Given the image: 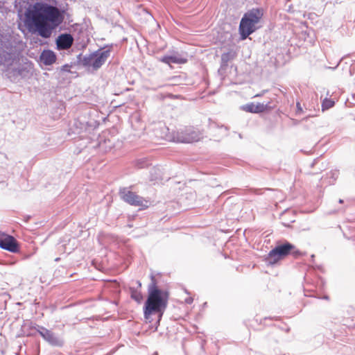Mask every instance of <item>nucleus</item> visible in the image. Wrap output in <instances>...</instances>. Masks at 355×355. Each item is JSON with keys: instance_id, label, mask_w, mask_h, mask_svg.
Masks as SVG:
<instances>
[{"instance_id": "1", "label": "nucleus", "mask_w": 355, "mask_h": 355, "mask_svg": "<svg viewBox=\"0 0 355 355\" xmlns=\"http://www.w3.org/2000/svg\"><path fill=\"white\" fill-rule=\"evenodd\" d=\"M27 17L32 21L39 35L44 38L49 37L52 31L61 24L64 19L58 8L43 3H37Z\"/></svg>"}, {"instance_id": "2", "label": "nucleus", "mask_w": 355, "mask_h": 355, "mask_svg": "<svg viewBox=\"0 0 355 355\" xmlns=\"http://www.w3.org/2000/svg\"><path fill=\"white\" fill-rule=\"evenodd\" d=\"M169 297V293L162 290L156 285H152L148 288V296L145 303L144 314L146 318L154 313H163L166 309Z\"/></svg>"}, {"instance_id": "3", "label": "nucleus", "mask_w": 355, "mask_h": 355, "mask_svg": "<svg viewBox=\"0 0 355 355\" xmlns=\"http://www.w3.org/2000/svg\"><path fill=\"white\" fill-rule=\"evenodd\" d=\"M263 16V10L262 8H252L244 14L239 27L242 40H245L250 35L261 27L259 24Z\"/></svg>"}, {"instance_id": "4", "label": "nucleus", "mask_w": 355, "mask_h": 355, "mask_svg": "<svg viewBox=\"0 0 355 355\" xmlns=\"http://www.w3.org/2000/svg\"><path fill=\"white\" fill-rule=\"evenodd\" d=\"M203 132L194 126H185L173 133L171 140L176 143L193 144L201 141Z\"/></svg>"}, {"instance_id": "5", "label": "nucleus", "mask_w": 355, "mask_h": 355, "mask_svg": "<svg viewBox=\"0 0 355 355\" xmlns=\"http://www.w3.org/2000/svg\"><path fill=\"white\" fill-rule=\"evenodd\" d=\"M302 253L294 245L288 242H285L277 245V246L269 252L268 257L270 261L276 262L289 254L293 255L294 257H297L302 255Z\"/></svg>"}, {"instance_id": "6", "label": "nucleus", "mask_w": 355, "mask_h": 355, "mask_svg": "<svg viewBox=\"0 0 355 355\" xmlns=\"http://www.w3.org/2000/svg\"><path fill=\"white\" fill-rule=\"evenodd\" d=\"M119 193L121 199L124 202L130 205L139 207L140 209H146L150 205L149 200L139 196L137 193L127 188L121 189Z\"/></svg>"}, {"instance_id": "7", "label": "nucleus", "mask_w": 355, "mask_h": 355, "mask_svg": "<svg viewBox=\"0 0 355 355\" xmlns=\"http://www.w3.org/2000/svg\"><path fill=\"white\" fill-rule=\"evenodd\" d=\"M110 55V51L109 50L96 51L85 58V64L92 67L94 69L96 70L105 62Z\"/></svg>"}, {"instance_id": "8", "label": "nucleus", "mask_w": 355, "mask_h": 355, "mask_svg": "<svg viewBox=\"0 0 355 355\" xmlns=\"http://www.w3.org/2000/svg\"><path fill=\"white\" fill-rule=\"evenodd\" d=\"M0 247L11 252L19 251L17 241L12 236L6 234H0Z\"/></svg>"}, {"instance_id": "9", "label": "nucleus", "mask_w": 355, "mask_h": 355, "mask_svg": "<svg viewBox=\"0 0 355 355\" xmlns=\"http://www.w3.org/2000/svg\"><path fill=\"white\" fill-rule=\"evenodd\" d=\"M73 43V38L70 34L60 35L56 40L57 47L60 50H67L71 48Z\"/></svg>"}, {"instance_id": "10", "label": "nucleus", "mask_w": 355, "mask_h": 355, "mask_svg": "<svg viewBox=\"0 0 355 355\" xmlns=\"http://www.w3.org/2000/svg\"><path fill=\"white\" fill-rule=\"evenodd\" d=\"M242 110L247 112L259 113L266 110V105L263 103H250L243 105Z\"/></svg>"}, {"instance_id": "11", "label": "nucleus", "mask_w": 355, "mask_h": 355, "mask_svg": "<svg viewBox=\"0 0 355 355\" xmlns=\"http://www.w3.org/2000/svg\"><path fill=\"white\" fill-rule=\"evenodd\" d=\"M162 62L167 64H185L187 62V59L180 56L178 55H164L159 59Z\"/></svg>"}, {"instance_id": "12", "label": "nucleus", "mask_w": 355, "mask_h": 355, "mask_svg": "<svg viewBox=\"0 0 355 355\" xmlns=\"http://www.w3.org/2000/svg\"><path fill=\"white\" fill-rule=\"evenodd\" d=\"M40 60L45 65H51L55 62L56 55L50 50H44L40 55Z\"/></svg>"}, {"instance_id": "13", "label": "nucleus", "mask_w": 355, "mask_h": 355, "mask_svg": "<svg viewBox=\"0 0 355 355\" xmlns=\"http://www.w3.org/2000/svg\"><path fill=\"white\" fill-rule=\"evenodd\" d=\"M39 334L44 339L52 345H58L60 343L55 334L46 329H43V331H39Z\"/></svg>"}, {"instance_id": "14", "label": "nucleus", "mask_w": 355, "mask_h": 355, "mask_svg": "<svg viewBox=\"0 0 355 355\" xmlns=\"http://www.w3.org/2000/svg\"><path fill=\"white\" fill-rule=\"evenodd\" d=\"M236 56V53L232 51H230L227 53H224L221 55V62L223 66H227L228 62L233 60Z\"/></svg>"}, {"instance_id": "15", "label": "nucleus", "mask_w": 355, "mask_h": 355, "mask_svg": "<svg viewBox=\"0 0 355 355\" xmlns=\"http://www.w3.org/2000/svg\"><path fill=\"white\" fill-rule=\"evenodd\" d=\"M335 105V101L333 99L325 98L322 102V111L327 110L333 107Z\"/></svg>"}, {"instance_id": "16", "label": "nucleus", "mask_w": 355, "mask_h": 355, "mask_svg": "<svg viewBox=\"0 0 355 355\" xmlns=\"http://www.w3.org/2000/svg\"><path fill=\"white\" fill-rule=\"evenodd\" d=\"M131 297L132 299H134L137 302H141V301L143 299L142 295L140 293H138L137 291H134L131 294Z\"/></svg>"}, {"instance_id": "17", "label": "nucleus", "mask_w": 355, "mask_h": 355, "mask_svg": "<svg viewBox=\"0 0 355 355\" xmlns=\"http://www.w3.org/2000/svg\"><path fill=\"white\" fill-rule=\"evenodd\" d=\"M297 109H298V110H300V111H302V108H301V107H300V103H297Z\"/></svg>"}, {"instance_id": "18", "label": "nucleus", "mask_w": 355, "mask_h": 355, "mask_svg": "<svg viewBox=\"0 0 355 355\" xmlns=\"http://www.w3.org/2000/svg\"><path fill=\"white\" fill-rule=\"evenodd\" d=\"M339 203H343V200L340 199V200H339Z\"/></svg>"}]
</instances>
